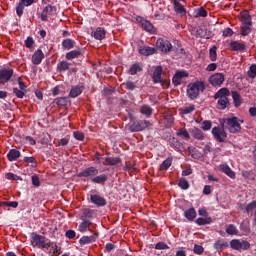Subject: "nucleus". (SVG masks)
Segmentation results:
<instances>
[{"label": "nucleus", "mask_w": 256, "mask_h": 256, "mask_svg": "<svg viewBox=\"0 0 256 256\" xmlns=\"http://www.w3.org/2000/svg\"><path fill=\"white\" fill-rule=\"evenodd\" d=\"M151 123L148 120H140L133 122L132 124H129L127 126L128 131H131L132 133L137 131H145V129H149L151 127Z\"/></svg>", "instance_id": "obj_5"}, {"label": "nucleus", "mask_w": 256, "mask_h": 256, "mask_svg": "<svg viewBox=\"0 0 256 256\" xmlns=\"http://www.w3.org/2000/svg\"><path fill=\"white\" fill-rule=\"evenodd\" d=\"M227 105H229V99L228 98H220L218 99V107L219 109H226Z\"/></svg>", "instance_id": "obj_40"}, {"label": "nucleus", "mask_w": 256, "mask_h": 256, "mask_svg": "<svg viewBox=\"0 0 256 256\" xmlns=\"http://www.w3.org/2000/svg\"><path fill=\"white\" fill-rule=\"evenodd\" d=\"M25 5H23L20 1L16 6V15L21 17L23 15V11H25Z\"/></svg>", "instance_id": "obj_43"}, {"label": "nucleus", "mask_w": 256, "mask_h": 256, "mask_svg": "<svg viewBox=\"0 0 256 256\" xmlns=\"http://www.w3.org/2000/svg\"><path fill=\"white\" fill-rule=\"evenodd\" d=\"M75 235H76V233H75V231H73V230H68V231L66 232V237H67L68 239H75Z\"/></svg>", "instance_id": "obj_64"}, {"label": "nucleus", "mask_w": 256, "mask_h": 256, "mask_svg": "<svg viewBox=\"0 0 256 256\" xmlns=\"http://www.w3.org/2000/svg\"><path fill=\"white\" fill-rule=\"evenodd\" d=\"M79 55H81V51H79V50H72V51H70V52H68L66 54V59H69V60L77 59V57H79Z\"/></svg>", "instance_id": "obj_39"}, {"label": "nucleus", "mask_w": 256, "mask_h": 256, "mask_svg": "<svg viewBox=\"0 0 256 256\" xmlns=\"http://www.w3.org/2000/svg\"><path fill=\"white\" fill-rule=\"evenodd\" d=\"M119 163H121V160L119 158L106 157L104 159L103 165H117Z\"/></svg>", "instance_id": "obj_31"}, {"label": "nucleus", "mask_w": 256, "mask_h": 256, "mask_svg": "<svg viewBox=\"0 0 256 256\" xmlns=\"http://www.w3.org/2000/svg\"><path fill=\"white\" fill-rule=\"evenodd\" d=\"M230 245L232 247V249H236L237 251L241 250V249H249L250 244L247 241L244 240H232L230 242Z\"/></svg>", "instance_id": "obj_11"}, {"label": "nucleus", "mask_w": 256, "mask_h": 256, "mask_svg": "<svg viewBox=\"0 0 256 256\" xmlns=\"http://www.w3.org/2000/svg\"><path fill=\"white\" fill-rule=\"evenodd\" d=\"M184 77H189V74L185 71H178L174 75L172 83H174L175 86L181 85V81H183Z\"/></svg>", "instance_id": "obj_15"}, {"label": "nucleus", "mask_w": 256, "mask_h": 256, "mask_svg": "<svg viewBox=\"0 0 256 256\" xmlns=\"http://www.w3.org/2000/svg\"><path fill=\"white\" fill-rule=\"evenodd\" d=\"M195 111V105L190 104L182 109L183 115H189V113H193Z\"/></svg>", "instance_id": "obj_45"}, {"label": "nucleus", "mask_w": 256, "mask_h": 256, "mask_svg": "<svg viewBox=\"0 0 256 256\" xmlns=\"http://www.w3.org/2000/svg\"><path fill=\"white\" fill-rule=\"evenodd\" d=\"M196 225H211L213 223V219L211 217H206V218H198L195 221Z\"/></svg>", "instance_id": "obj_32"}, {"label": "nucleus", "mask_w": 256, "mask_h": 256, "mask_svg": "<svg viewBox=\"0 0 256 256\" xmlns=\"http://www.w3.org/2000/svg\"><path fill=\"white\" fill-rule=\"evenodd\" d=\"M142 27L145 29V31H147L148 33H155V27L153 26V24H151V22L147 21V20H143L142 21Z\"/></svg>", "instance_id": "obj_30"}, {"label": "nucleus", "mask_w": 256, "mask_h": 256, "mask_svg": "<svg viewBox=\"0 0 256 256\" xmlns=\"http://www.w3.org/2000/svg\"><path fill=\"white\" fill-rule=\"evenodd\" d=\"M226 247H228V244L225 240H218L214 243V248L217 249L218 251L220 249H225Z\"/></svg>", "instance_id": "obj_38"}, {"label": "nucleus", "mask_w": 256, "mask_h": 256, "mask_svg": "<svg viewBox=\"0 0 256 256\" xmlns=\"http://www.w3.org/2000/svg\"><path fill=\"white\" fill-rule=\"evenodd\" d=\"M209 81L213 87H221L225 81V75L223 73H215L210 76Z\"/></svg>", "instance_id": "obj_7"}, {"label": "nucleus", "mask_w": 256, "mask_h": 256, "mask_svg": "<svg viewBox=\"0 0 256 256\" xmlns=\"http://www.w3.org/2000/svg\"><path fill=\"white\" fill-rule=\"evenodd\" d=\"M205 251V249L203 248V246L201 245H194V253L196 255H202V253Z\"/></svg>", "instance_id": "obj_56"}, {"label": "nucleus", "mask_w": 256, "mask_h": 256, "mask_svg": "<svg viewBox=\"0 0 256 256\" xmlns=\"http://www.w3.org/2000/svg\"><path fill=\"white\" fill-rule=\"evenodd\" d=\"M241 123H243V120L237 117L226 119V127L230 133H239L241 131Z\"/></svg>", "instance_id": "obj_4"}, {"label": "nucleus", "mask_w": 256, "mask_h": 256, "mask_svg": "<svg viewBox=\"0 0 256 256\" xmlns=\"http://www.w3.org/2000/svg\"><path fill=\"white\" fill-rule=\"evenodd\" d=\"M163 73V68L161 66H157L153 73V81L154 83H162L165 87H168L169 81L164 80L161 81V74Z\"/></svg>", "instance_id": "obj_10"}, {"label": "nucleus", "mask_w": 256, "mask_h": 256, "mask_svg": "<svg viewBox=\"0 0 256 256\" xmlns=\"http://www.w3.org/2000/svg\"><path fill=\"white\" fill-rule=\"evenodd\" d=\"M106 180H107V175L102 174L92 178V183H105Z\"/></svg>", "instance_id": "obj_42"}, {"label": "nucleus", "mask_w": 256, "mask_h": 256, "mask_svg": "<svg viewBox=\"0 0 256 256\" xmlns=\"http://www.w3.org/2000/svg\"><path fill=\"white\" fill-rule=\"evenodd\" d=\"M99 174V169L90 166L84 169L82 172L78 174V177H95V175Z\"/></svg>", "instance_id": "obj_12"}, {"label": "nucleus", "mask_w": 256, "mask_h": 256, "mask_svg": "<svg viewBox=\"0 0 256 256\" xmlns=\"http://www.w3.org/2000/svg\"><path fill=\"white\" fill-rule=\"evenodd\" d=\"M49 238L37 233L31 234V245L32 247H37L38 249H47L49 246Z\"/></svg>", "instance_id": "obj_3"}, {"label": "nucleus", "mask_w": 256, "mask_h": 256, "mask_svg": "<svg viewBox=\"0 0 256 256\" xmlns=\"http://www.w3.org/2000/svg\"><path fill=\"white\" fill-rule=\"evenodd\" d=\"M93 37L96 38L98 41H102V39L105 38V29L103 28H97L93 32Z\"/></svg>", "instance_id": "obj_27"}, {"label": "nucleus", "mask_w": 256, "mask_h": 256, "mask_svg": "<svg viewBox=\"0 0 256 256\" xmlns=\"http://www.w3.org/2000/svg\"><path fill=\"white\" fill-rule=\"evenodd\" d=\"M210 59L211 61H217V47L215 46L210 49Z\"/></svg>", "instance_id": "obj_50"}, {"label": "nucleus", "mask_w": 256, "mask_h": 256, "mask_svg": "<svg viewBox=\"0 0 256 256\" xmlns=\"http://www.w3.org/2000/svg\"><path fill=\"white\" fill-rule=\"evenodd\" d=\"M190 133H191L193 139H197L198 141H203V139H205V134H203V131H201V129H199L197 127H193L190 130Z\"/></svg>", "instance_id": "obj_17"}, {"label": "nucleus", "mask_w": 256, "mask_h": 256, "mask_svg": "<svg viewBox=\"0 0 256 256\" xmlns=\"http://www.w3.org/2000/svg\"><path fill=\"white\" fill-rule=\"evenodd\" d=\"M32 183L35 185V187H39L41 180H39V176L33 175L32 176Z\"/></svg>", "instance_id": "obj_60"}, {"label": "nucleus", "mask_w": 256, "mask_h": 256, "mask_svg": "<svg viewBox=\"0 0 256 256\" xmlns=\"http://www.w3.org/2000/svg\"><path fill=\"white\" fill-rule=\"evenodd\" d=\"M80 93H83V87H81V86H76V87H74V88H72V89L70 90V97H73V98L79 97V94H80Z\"/></svg>", "instance_id": "obj_34"}, {"label": "nucleus", "mask_w": 256, "mask_h": 256, "mask_svg": "<svg viewBox=\"0 0 256 256\" xmlns=\"http://www.w3.org/2000/svg\"><path fill=\"white\" fill-rule=\"evenodd\" d=\"M173 4H174V11H176L180 15H185L187 13L185 11V7H183V5H181V3H179V1L174 0Z\"/></svg>", "instance_id": "obj_29"}, {"label": "nucleus", "mask_w": 256, "mask_h": 256, "mask_svg": "<svg viewBox=\"0 0 256 256\" xmlns=\"http://www.w3.org/2000/svg\"><path fill=\"white\" fill-rule=\"evenodd\" d=\"M13 93H15L18 99H23V97H25V92H23V90H19V88H13Z\"/></svg>", "instance_id": "obj_54"}, {"label": "nucleus", "mask_w": 256, "mask_h": 256, "mask_svg": "<svg viewBox=\"0 0 256 256\" xmlns=\"http://www.w3.org/2000/svg\"><path fill=\"white\" fill-rule=\"evenodd\" d=\"M205 91V83L203 81H196L188 84L187 86V97L191 99V101L197 99L200 93Z\"/></svg>", "instance_id": "obj_1"}, {"label": "nucleus", "mask_w": 256, "mask_h": 256, "mask_svg": "<svg viewBox=\"0 0 256 256\" xmlns=\"http://www.w3.org/2000/svg\"><path fill=\"white\" fill-rule=\"evenodd\" d=\"M46 250L49 251V253H52V255H54V256L61 255V248H59V246H57V243L52 242L51 240L49 241Z\"/></svg>", "instance_id": "obj_16"}, {"label": "nucleus", "mask_w": 256, "mask_h": 256, "mask_svg": "<svg viewBox=\"0 0 256 256\" xmlns=\"http://www.w3.org/2000/svg\"><path fill=\"white\" fill-rule=\"evenodd\" d=\"M140 55H145L148 57V55H153L155 53V48L149 47V46H142L139 49Z\"/></svg>", "instance_id": "obj_22"}, {"label": "nucleus", "mask_w": 256, "mask_h": 256, "mask_svg": "<svg viewBox=\"0 0 256 256\" xmlns=\"http://www.w3.org/2000/svg\"><path fill=\"white\" fill-rule=\"evenodd\" d=\"M19 157H21V152H19V150L16 149H11L7 154V158L10 161H17Z\"/></svg>", "instance_id": "obj_23"}, {"label": "nucleus", "mask_w": 256, "mask_h": 256, "mask_svg": "<svg viewBox=\"0 0 256 256\" xmlns=\"http://www.w3.org/2000/svg\"><path fill=\"white\" fill-rule=\"evenodd\" d=\"M140 113H142V115H146V117H150L151 113H153V110L149 105H143L140 108Z\"/></svg>", "instance_id": "obj_36"}, {"label": "nucleus", "mask_w": 256, "mask_h": 256, "mask_svg": "<svg viewBox=\"0 0 256 256\" xmlns=\"http://www.w3.org/2000/svg\"><path fill=\"white\" fill-rule=\"evenodd\" d=\"M6 179H9L10 181H22L20 176H17L13 173H7L6 174Z\"/></svg>", "instance_id": "obj_51"}, {"label": "nucleus", "mask_w": 256, "mask_h": 256, "mask_svg": "<svg viewBox=\"0 0 256 256\" xmlns=\"http://www.w3.org/2000/svg\"><path fill=\"white\" fill-rule=\"evenodd\" d=\"M6 207H12L13 209H17L19 207V203L17 201L13 202H5Z\"/></svg>", "instance_id": "obj_62"}, {"label": "nucleus", "mask_w": 256, "mask_h": 256, "mask_svg": "<svg viewBox=\"0 0 256 256\" xmlns=\"http://www.w3.org/2000/svg\"><path fill=\"white\" fill-rule=\"evenodd\" d=\"M155 249H159V250H165V249H169V246L163 242H158L155 245Z\"/></svg>", "instance_id": "obj_59"}, {"label": "nucleus", "mask_w": 256, "mask_h": 256, "mask_svg": "<svg viewBox=\"0 0 256 256\" xmlns=\"http://www.w3.org/2000/svg\"><path fill=\"white\" fill-rule=\"evenodd\" d=\"M67 103H69L67 97H61L56 99V105H59L60 107H65Z\"/></svg>", "instance_id": "obj_46"}, {"label": "nucleus", "mask_w": 256, "mask_h": 256, "mask_svg": "<svg viewBox=\"0 0 256 256\" xmlns=\"http://www.w3.org/2000/svg\"><path fill=\"white\" fill-rule=\"evenodd\" d=\"M97 241V234H93L91 236H83L79 243L80 245H89V243H95Z\"/></svg>", "instance_id": "obj_19"}, {"label": "nucleus", "mask_w": 256, "mask_h": 256, "mask_svg": "<svg viewBox=\"0 0 256 256\" xmlns=\"http://www.w3.org/2000/svg\"><path fill=\"white\" fill-rule=\"evenodd\" d=\"M229 95V90L227 88L220 89L215 95L214 99H227V96Z\"/></svg>", "instance_id": "obj_28"}, {"label": "nucleus", "mask_w": 256, "mask_h": 256, "mask_svg": "<svg viewBox=\"0 0 256 256\" xmlns=\"http://www.w3.org/2000/svg\"><path fill=\"white\" fill-rule=\"evenodd\" d=\"M232 98H233L235 107H241L243 100L241 99V95L237 91L232 92Z\"/></svg>", "instance_id": "obj_25"}, {"label": "nucleus", "mask_w": 256, "mask_h": 256, "mask_svg": "<svg viewBox=\"0 0 256 256\" xmlns=\"http://www.w3.org/2000/svg\"><path fill=\"white\" fill-rule=\"evenodd\" d=\"M240 19L242 21L241 35L247 36L251 33V27L253 23L251 22V16L247 10L240 13Z\"/></svg>", "instance_id": "obj_2"}, {"label": "nucleus", "mask_w": 256, "mask_h": 256, "mask_svg": "<svg viewBox=\"0 0 256 256\" xmlns=\"http://www.w3.org/2000/svg\"><path fill=\"white\" fill-rule=\"evenodd\" d=\"M141 71V66L139 64H134L130 68V75H137Z\"/></svg>", "instance_id": "obj_48"}, {"label": "nucleus", "mask_w": 256, "mask_h": 256, "mask_svg": "<svg viewBox=\"0 0 256 256\" xmlns=\"http://www.w3.org/2000/svg\"><path fill=\"white\" fill-rule=\"evenodd\" d=\"M248 76L251 78V79H255L256 77V65L253 64L250 66V69L248 71Z\"/></svg>", "instance_id": "obj_49"}, {"label": "nucleus", "mask_w": 256, "mask_h": 256, "mask_svg": "<svg viewBox=\"0 0 256 256\" xmlns=\"http://www.w3.org/2000/svg\"><path fill=\"white\" fill-rule=\"evenodd\" d=\"M11 77H13L12 69H2L0 70V83H7L10 81Z\"/></svg>", "instance_id": "obj_13"}, {"label": "nucleus", "mask_w": 256, "mask_h": 256, "mask_svg": "<svg viewBox=\"0 0 256 256\" xmlns=\"http://www.w3.org/2000/svg\"><path fill=\"white\" fill-rule=\"evenodd\" d=\"M233 35V29L226 28L223 31V37H231Z\"/></svg>", "instance_id": "obj_61"}, {"label": "nucleus", "mask_w": 256, "mask_h": 256, "mask_svg": "<svg viewBox=\"0 0 256 256\" xmlns=\"http://www.w3.org/2000/svg\"><path fill=\"white\" fill-rule=\"evenodd\" d=\"M25 5H23L20 1L16 6V15L21 17L23 15V11H25Z\"/></svg>", "instance_id": "obj_44"}, {"label": "nucleus", "mask_w": 256, "mask_h": 256, "mask_svg": "<svg viewBox=\"0 0 256 256\" xmlns=\"http://www.w3.org/2000/svg\"><path fill=\"white\" fill-rule=\"evenodd\" d=\"M45 57V54H43V51L40 49L37 50L33 55H32V63L34 65H40L41 61H43Z\"/></svg>", "instance_id": "obj_18"}, {"label": "nucleus", "mask_w": 256, "mask_h": 256, "mask_svg": "<svg viewBox=\"0 0 256 256\" xmlns=\"http://www.w3.org/2000/svg\"><path fill=\"white\" fill-rule=\"evenodd\" d=\"M57 14V8L51 5L46 6L41 13V21H47L49 17Z\"/></svg>", "instance_id": "obj_8"}, {"label": "nucleus", "mask_w": 256, "mask_h": 256, "mask_svg": "<svg viewBox=\"0 0 256 256\" xmlns=\"http://www.w3.org/2000/svg\"><path fill=\"white\" fill-rule=\"evenodd\" d=\"M211 127H212L211 121L206 120V121H204V122L202 123L201 129H202L203 131H209V130L211 129Z\"/></svg>", "instance_id": "obj_53"}, {"label": "nucleus", "mask_w": 256, "mask_h": 256, "mask_svg": "<svg viewBox=\"0 0 256 256\" xmlns=\"http://www.w3.org/2000/svg\"><path fill=\"white\" fill-rule=\"evenodd\" d=\"M226 233L228 235H238L239 230L237 229V226L233 225V224H229L226 227Z\"/></svg>", "instance_id": "obj_35"}, {"label": "nucleus", "mask_w": 256, "mask_h": 256, "mask_svg": "<svg viewBox=\"0 0 256 256\" xmlns=\"http://www.w3.org/2000/svg\"><path fill=\"white\" fill-rule=\"evenodd\" d=\"M230 49L232 51H243V49H245V44L238 41H232L230 43Z\"/></svg>", "instance_id": "obj_24"}, {"label": "nucleus", "mask_w": 256, "mask_h": 256, "mask_svg": "<svg viewBox=\"0 0 256 256\" xmlns=\"http://www.w3.org/2000/svg\"><path fill=\"white\" fill-rule=\"evenodd\" d=\"M91 227V222L89 221H84L79 225V231L80 233H85Z\"/></svg>", "instance_id": "obj_41"}, {"label": "nucleus", "mask_w": 256, "mask_h": 256, "mask_svg": "<svg viewBox=\"0 0 256 256\" xmlns=\"http://www.w3.org/2000/svg\"><path fill=\"white\" fill-rule=\"evenodd\" d=\"M25 45L28 49H31L33 47V45H35V40H33V38L31 37H28L26 40H25Z\"/></svg>", "instance_id": "obj_57"}, {"label": "nucleus", "mask_w": 256, "mask_h": 256, "mask_svg": "<svg viewBox=\"0 0 256 256\" xmlns=\"http://www.w3.org/2000/svg\"><path fill=\"white\" fill-rule=\"evenodd\" d=\"M212 135H214L215 140L219 141V143H223V141H225V138L227 137L225 129L221 127H214L212 129Z\"/></svg>", "instance_id": "obj_9"}, {"label": "nucleus", "mask_w": 256, "mask_h": 256, "mask_svg": "<svg viewBox=\"0 0 256 256\" xmlns=\"http://www.w3.org/2000/svg\"><path fill=\"white\" fill-rule=\"evenodd\" d=\"M75 139H77V141H83L85 139V134H83V132H74L73 133Z\"/></svg>", "instance_id": "obj_58"}, {"label": "nucleus", "mask_w": 256, "mask_h": 256, "mask_svg": "<svg viewBox=\"0 0 256 256\" xmlns=\"http://www.w3.org/2000/svg\"><path fill=\"white\" fill-rule=\"evenodd\" d=\"M220 170L222 173H225V175L230 177V179H235V173L233 172V170H231L229 165H226V164L220 165Z\"/></svg>", "instance_id": "obj_20"}, {"label": "nucleus", "mask_w": 256, "mask_h": 256, "mask_svg": "<svg viewBox=\"0 0 256 256\" xmlns=\"http://www.w3.org/2000/svg\"><path fill=\"white\" fill-rule=\"evenodd\" d=\"M62 47H64V49H73V47H75V41L71 40V39H65L62 42Z\"/></svg>", "instance_id": "obj_37"}, {"label": "nucleus", "mask_w": 256, "mask_h": 256, "mask_svg": "<svg viewBox=\"0 0 256 256\" xmlns=\"http://www.w3.org/2000/svg\"><path fill=\"white\" fill-rule=\"evenodd\" d=\"M90 200L92 203H94V205H97V207H104V205H107V201H105V198L97 194L90 195Z\"/></svg>", "instance_id": "obj_14"}, {"label": "nucleus", "mask_w": 256, "mask_h": 256, "mask_svg": "<svg viewBox=\"0 0 256 256\" xmlns=\"http://www.w3.org/2000/svg\"><path fill=\"white\" fill-rule=\"evenodd\" d=\"M184 217L188 221H195V218L197 217V211H195V208H189L184 212Z\"/></svg>", "instance_id": "obj_21"}, {"label": "nucleus", "mask_w": 256, "mask_h": 256, "mask_svg": "<svg viewBox=\"0 0 256 256\" xmlns=\"http://www.w3.org/2000/svg\"><path fill=\"white\" fill-rule=\"evenodd\" d=\"M172 163H173V159L167 158L160 165V171H167V169H169L171 167Z\"/></svg>", "instance_id": "obj_33"}, {"label": "nucleus", "mask_w": 256, "mask_h": 256, "mask_svg": "<svg viewBox=\"0 0 256 256\" xmlns=\"http://www.w3.org/2000/svg\"><path fill=\"white\" fill-rule=\"evenodd\" d=\"M177 137H183L185 141H189L191 139V134L185 128H181L176 132Z\"/></svg>", "instance_id": "obj_26"}, {"label": "nucleus", "mask_w": 256, "mask_h": 256, "mask_svg": "<svg viewBox=\"0 0 256 256\" xmlns=\"http://www.w3.org/2000/svg\"><path fill=\"white\" fill-rule=\"evenodd\" d=\"M156 47L157 49L162 51V53H169V51H171L173 46L171 45V42H169L168 40L159 38L156 41Z\"/></svg>", "instance_id": "obj_6"}, {"label": "nucleus", "mask_w": 256, "mask_h": 256, "mask_svg": "<svg viewBox=\"0 0 256 256\" xmlns=\"http://www.w3.org/2000/svg\"><path fill=\"white\" fill-rule=\"evenodd\" d=\"M178 185L181 187V189H189V181H187L185 178H181Z\"/></svg>", "instance_id": "obj_47"}, {"label": "nucleus", "mask_w": 256, "mask_h": 256, "mask_svg": "<svg viewBox=\"0 0 256 256\" xmlns=\"http://www.w3.org/2000/svg\"><path fill=\"white\" fill-rule=\"evenodd\" d=\"M69 62H67V61H62V62H60L59 63V65H58V69L60 70V71H67V69H69Z\"/></svg>", "instance_id": "obj_52"}, {"label": "nucleus", "mask_w": 256, "mask_h": 256, "mask_svg": "<svg viewBox=\"0 0 256 256\" xmlns=\"http://www.w3.org/2000/svg\"><path fill=\"white\" fill-rule=\"evenodd\" d=\"M20 2L26 7H31L35 3V0H20Z\"/></svg>", "instance_id": "obj_63"}, {"label": "nucleus", "mask_w": 256, "mask_h": 256, "mask_svg": "<svg viewBox=\"0 0 256 256\" xmlns=\"http://www.w3.org/2000/svg\"><path fill=\"white\" fill-rule=\"evenodd\" d=\"M246 211H247V213H251V211H256V201L249 203L246 206Z\"/></svg>", "instance_id": "obj_55"}]
</instances>
